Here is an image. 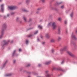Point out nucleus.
Segmentation results:
<instances>
[{
	"label": "nucleus",
	"instance_id": "obj_1",
	"mask_svg": "<svg viewBox=\"0 0 77 77\" xmlns=\"http://www.w3.org/2000/svg\"><path fill=\"white\" fill-rule=\"evenodd\" d=\"M6 27V24H4L3 26L2 30V35L0 36V39H1V38H2L3 37V35H4V29H5Z\"/></svg>",
	"mask_w": 77,
	"mask_h": 77
},
{
	"label": "nucleus",
	"instance_id": "obj_2",
	"mask_svg": "<svg viewBox=\"0 0 77 77\" xmlns=\"http://www.w3.org/2000/svg\"><path fill=\"white\" fill-rule=\"evenodd\" d=\"M52 27L53 30H55L57 27V25L55 22H54L52 23Z\"/></svg>",
	"mask_w": 77,
	"mask_h": 77
},
{
	"label": "nucleus",
	"instance_id": "obj_3",
	"mask_svg": "<svg viewBox=\"0 0 77 77\" xmlns=\"http://www.w3.org/2000/svg\"><path fill=\"white\" fill-rule=\"evenodd\" d=\"M8 8L11 10H13V9H15L17 8V7L15 6H9Z\"/></svg>",
	"mask_w": 77,
	"mask_h": 77
},
{
	"label": "nucleus",
	"instance_id": "obj_4",
	"mask_svg": "<svg viewBox=\"0 0 77 77\" xmlns=\"http://www.w3.org/2000/svg\"><path fill=\"white\" fill-rule=\"evenodd\" d=\"M67 53L69 54L70 56H72V57H74V54H72V53H71L70 51H67Z\"/></svg>",
	"mask_w": 77,
	"mask_h": 77
},
{
	"label": "nucleus",
	"instance_id": "obj_5",
	"mask_svg": "<svg viewBox=\"0 0 77 77\" xmlns=\"http://www.w3.org/2000/svg\"><path fill=\"white\" fill-rule=\"evenodd\" d=\"M67 49V47L66 46L63 49H61L60 50V51H65Z\"/></svg>",
	"mask_w": 77,
	"mask_h": 77
},
{
	"label": "nucleus",
	"instance_id": "obj_6",
	"mask_svg": "<svg viewBox=\"0 0 77 77\" xmlns=\"http://www.w3.org/2000/svg\"><path fill=\"white\" fill-rule=\"evenodd\" d=\"M3 6L4 5L2 4L1 5V11L3 12L4 11V9H3Z\"/></svg>",
	"mask_w": 77,
	"mask_h": 77
},
{
	"label": "nucleus",
	"instance_id": "obj_7",
	"mask_svg": "<svg viewBox=\"0 0 77 77\" xmlns=\"http://www.w3.org/2000/svg\"><path fill=\"white\" fill-rule=\"evenodd\" d=\"M71 38L72 39H77L75 36V35H74L73 34H72L71 35Z\"/></svg>",
	"mask_w": 77,
	"mask_h": 77
},
{
	"label": "nucleus",
	"instance_id": "obj_8",
	"mask_svg": "<svg viewBox=\"0 0 77 77\" xmlns=\"http://www.w3.org/2000/svg\"><path fill=\"white\" fill-rule=\"evenodd\" d=\"M46 38H49L50 37V35H49V34L48 33H47L45 35V36Z\"/></svg>",
	"mask_w": 77,
	"mask_h": 77
},
{
	"label": "nucleus",
	"instance_id": "obj_9",
	"mask_svg": "<svg viewBox=\"0 0 77 77\" xmlns=\"http://www.w3.org/2000/svg\"><path fill=\"white\" fill-rule=\"evenodd\" d=\"M23 19L25 21H27V18H26L25 16H23Z\"/></svg>",
	"mask_w": 77,
	"mask_h": 77
},
{
	"label": "nucleus",
	"instance_id": "obj_10",
	"mask_svg": "<svg viewBox=\"0 0 77 77\" xmlns=\"http://www.w3.org/2000/svg\"><path fill=\"white\" fill-rule=\"evenodd\" d=\"M3 42L5 43V45H6V44H7L8 43V42H9V40H8V42H6V41L4 40L3 41Z\"/></svg>",
	"mask_w": 77,
	"mask_h": 77
},
{
	"label": "nucleus",
	"instance_id": "obj_11",
	"mask_svg": "<svg viewBox=\"0 0 77 77\" xmlns=\"http://www.w3.org/2000/svg\"><path fill=\"white\" fill-rule=\"evenodd\" d=\"M30 2V0H27L26 1V3L27 5Z\"/></svg>",
	"mask_w": 77,
	"mask_h": 77
},
{
	"label": "nucleus",
	"instance_id": "obj_12",
	"mask_svg": "<svg viewBox=\"0 0 77 77\" xmlns=\"http://www.w3.org/2000/svg\"><path fill=\"white\" fill-rule=\"evenodd\" d=\"M51 63V62L50 61L46 62L45 63V65H48V64H50V63Z\"/></svg>",
	"mask_w": 77,
	"mask_h": 77
},
{
	"label": "nucleus",
	"instance_id": "obj_13",
	"mask_svg": "<svg viewBox=\"0 0 77 77\" xmlns=\"http://www.w3.org/2000/svg\"><path fill=\"white\" fill-rule=\"evenodd\" d=\"M38 28L40 29H42V27L41 26L39 25L38 26Z\"/></svg>",
	"mask_w": 77,
	"mask_h": 77
},
{
	"label": "nucleus",
	"instance_id": "obj_14",
	"mask_svg": "<svg viewBox=\"0 0 77 77\" xmlns=\"http://www.w3.org/2000/svg\"><path fill=\"white\" fill-rule=\"evenodd\" d=\"M74 14V13H73V12H72L70 14V17H71L72 18L73 17V14Z\"/></svg>",
	"mask_w": 77,
	"mask_h": 77
},
{
	"label": "nucleus",
	"instance_id": "obj_15",
	"mask_svg": "<svg viewBox=\"0 0 77 77\" xmlns=\"http://www.w3.org/2000/svg\"><path fill=\"white\" fill-rule=\"evenodd\" d=\"M54 69H55L56 70H60V69L54 67Z\"/></svg>",
	"mask_w": 77,
	"mask_h": 77
},
{
	"label": "nucleus",
	"instance_id": "obj_16",
	"mask_svg": "<svg viewBox=\"0 0 77 77\" xmlns=\"http://www.w3.org/2000/svg\"><path fill=\"white\" fill-rule=\"evenodd\" d=\"M55 41V40L54 39H51V42H54Z\"/></svg>",
	"mask_w": 77,
	"mask_h": 77
},
{
	"label": "nucleus",
	"instance_id": "obj_17",
	"mask_svg": "<svg viewBox=\"0 0 77 77\" xmlns=\"http://www.w3.org/2000/svg\"><path fill=\"white\" fill-rule=\"evenodd\" d=\"M23 11H24L25 12H28V11L25 9H23L22 10Z\"/></svg>",
	"mask_w": 77,
	"mask_h": 77
},
{
	"label": "nucleus",
	"instance_id": "obj_18",
	"mask_svg": "<svg viewBox=\"0 0 77 77\" xmlns=\"http://www.w3.org/2000/svg\"><path fill=\"white\" fill-rule=\"evenodd\" d=\"M58 21H61L62 20V18H59L58 19Z\"/></svg>",
	"mask_w": 77,
	"mask_h": 77
},
{
	"label": "nucleus",
	"instance_id": "obj_19",
	"mask_svg": "<svg viewBox=\"0 0 77 77\" xmlns=\"http://www.w3.org/2000/svg\"><path fill=\"white\" fill-rule=\"evenodd\" d=\"M10 75H11V74H8L7 75H5V76H10Z\"/></svg>",
	"mask_w": 77,
	"mask_h": 77
},
{
	"label": "nucleus",
	"instance_id": "obj_20",
	"mask_svg": "<svg viewBox=\"0 0 77 77\" xmlns=\"http://www.w3.org/2000/svg\"><path fill=\"white\" fill-rule=\"evenodd\" d=\"M38 33V31H37L35 32L34 33V34H35V35H36V34H37V33Z\"/></svg>",
	"mask_w": 77,
	"mask_h": 77
},
{
	"label": "nucleus",
	"instance_id": "obj_21",
	"mask_svg": "<svg viewBox=\"0 0 77 77\" xmlns=\"http://www.w3.org/2000/svg\"><path fill=\"white\" fill-rule=\"evenodd\" d=\"M15 52H16V50H14V51L13 53V55H12L13 56H14V54H15Z\"/></svg>",
	"mask_w": 77,
	"mask_h": 77
},
{
	"label": "nucleus",
	"instance_id": "obj_22",
	"mask_svg": "<svg viewBox=\"0 0 77 77\" xmlns=\"http://www.w3.org/2000/svg\"><path fill=\"white\" fill-rule=\"evenodd\" d=\"M61 39V38L60 37H59L58 38V41H60Z\"/></svg>",
	"mask_w": 77,
	"mask_h": 77
},
{
	"label": "nucleus",
	"instance_id": "obj_23",
	"mask_svg": "<svg viewBox=\"0 0 77 77\" xmlns=\"http://www.w3.org/2000/svg\"><path fill=\"white\" fill-rule=\"evenodd\" d=\"M58 32H60V27H59L58 28Z\"/></svg>",
	"mask_w": 77,
	"mask_h": 77
},
{
	"label": "nucleus",
	"instance_id": "obj_24",
	"mask_svg": "<svg viewBox=\"0 0 77 77\" xmlns=\"http://www.w3.org/2000/svg\"><path fill=\"white\" fill-rule=\"evenodd\" d=\"M46 77H50V74H47V75L46 76Z\"/></svg>",
	"mask_w": 77,
	"mask_h": 77
},
{
	"label": "nucleus",
	"instance_id": "obj_25",
	"mask_svg": "<svg viewBox=\"0 0 77 77\" xmlns=\"http://www.w3.org/2000/svg\"><path fill=\"white\" fill-rule=\"evenodd\" d=\"M28 42H29V41L28 40H26V44H28Z\"/></svg>",
	"mask_w": 77,
	"mask_h": 77
},
{
	"label": "nucleus",
	"instance_id": "obj_26",
	"mask_svg": "<svg viewBox=\"0 0 77 77\" xmlns=\"http://www.w3.org/2000/svg\"><path fill=\"white\" fill-rule=\"evenodd\" d=\"M61 9H63V8H64V6L63 5L61 6Z\"/></svg>",
	"mask_w": 77,
	"mask_h": 77
},
{
	"label": "nucleus",
	"instance_id": "obj_27",
	"mask_svg": "<svg viewBox=\"0 0 77 77\" xmlns=\"http://www.w3.org/2000/svg\"><path fill=\"white\" fill-rule=\"evenodd\" d=\"M51 23H49L48 24V26H51Z\"/></svg>",
	"mask_w": 77,
	"mask_h": 77
},
{
	"label": "nucleus",
	"instance_id": "obj_28",
	"mask_svg": "<svg viewBox=\"0 0 77 77\" xmlns=\"http://www.w3.org/2000/svg\"><path fill=\"white\" fill-rule=\"evenodd\" d=\"M43 2V3H44L45 2V0H40Z\"/></svg>",
	"mask_w": 77,
	"mask_h": 77
},
{
	"label": "nucleus",
	"instance_id": "obj_29",
	"mask_svg": "<svg viewBox=\"0 0 77 77\" xmlns=\"http://www.w3.org/2000/svg\"><path fill=\"white\" fill-rule=\"evenodd\" d=\"M62 3H63V2H60L58 4L59 5V4H62Z\"/></svg>",
	"mask_w": 77,
	"mask_h": 77
},
{
	"label": "nucleus",
	"instance_id": "obj_30",
	"mask_svg": "<svg viewBox=\"0 0 77 77\" xmlns=\"http://www.w3.org/2000/svg\"><path fill=\"white\" fill-rule=\"evenodd\" d=\"M32 20V19H30L29 20V22H30V21H31Z\"/></svg>",
	"mask_w": 77,
	"mask_h": 77
},
{
	"label": "nucleus",
	"instance_id": "obj_31",
	"mask_svg": "<svg viewBox=\"0 0 77 77\" xmlns=\"http://www.w3.org/2000/svg\"><path fill=\"white\" fill-rule=\"evenodd\" d=\"M32 36V35H28V37H31V36Z\"/></svg>",
	"mask_w": 77,
	"mask_h": 77
},
{
	"label": "nucleus",
	"instance_id": "obj_32",
	"mask_svg": "<svg viewBox=\"0 0 77 77\" xmlns=\"http://www.w3.org/2000/svg\"><path fill=\"white\" fill-rule=\"evenodd\" d=\"M30 66V64H28L27 66Z\"/></svg>",
	"mask_w": 77,
	"mask_h": 77
},
{
	"label": "nucleus",
	"instance_id": "obj_33",
	"mask_svg": "<svg viewBox=\"0 0 77 77\" xmlns=\"http://www.w3.org/2000/svg\"><path fill=\"white\" fill-rule=\"evenodd\" d=\"M19 51H21V49H19Z\"/></svg>",
	"mask_w": 77,
	"mask_h": 77
},
{
	"label": "nucleus",
	"instance_id": "obj_34",
	"mask_svg": "<svg viewBox=\"0 0 77 77\" xmlns=\"http://www.w3.org/2000/svg\"><path fill=\"white\" fill-rule=\"evenodd\" d=\"M16 62V60H14V63H15Z\"/></svg>",
	"mask_w": 77,
	"mask_h": 77
},
{
	"label": "nucleus",
	"instance_id": "obj_35",
	"mask_svg": "<svg viewBox=\"0 0 77 77\" xmlns=\"http://www.w3.org/2000/svg\"><path fill=\"white\" fill-rule=\"evenodd\" d=\"M51 51L52 53H53V52L54 51V50L53 49H52L51 50Z\"/></svg>",
	"mask_w": 77,
	"mask_h": 77
},
{
	"label": "nucleus",
	"instance_id": "obj_36",
	"mask_svg": "<svg viewBox=\"0 0 77 77\" xmlns=\"http://www.w3.org/2000/svg\"><path fill=\"white\" fill-rule=\"evenodd\" d=\"M49 72L48 71H46V73H48Z\"/></svg>",
	"mask_w": 77,
	"mask_h": 77
},
{
	"label": "nucleus",
	"instance_id": "obj_37",
	"mask_svg": "<svg viewBox=\"0 0 77 77\" xmlns=\"http://www.w3.org/2000/svg\"><path fill=\"white\" fill-rule=\"evenodd\" d=\"M37 10H38V11H39V10H41V8H38L37 9Z\"/></svg>",
	"mask_w": 77,
	"mask_h": 77
},
{
	"label": "nucleus",
	"instance_id": "obj_38",
	"mask_svg": "<svg viewBox=\"0 0 77 77\" xmlns=\"http://www.w3.org/2000/svg\"><path fill=\"white\" fill-rule=\"evenodd\" d=\"M14 13H11V15H14Z\"/></svg>",
	"mask_w": 77,
	"mask_h": 77
},
{
	"label": "nucleus",
	"instance_id": "obj_39",
	"mask_svg": "<svg viewBox=\"0 0 77 77\" xmlns=\"http://www.w3.org/2000/svg\"><path fill=\"white\" fill-rule=\"evenodd\" d=\"M65 23L66 24V21H65Z\"/></svg>",
	"mask_w": 77,
	"mask_h": 77
},
{
	"label": "nucleus",
	"instance_id": "obj_40",
	"mask_svg": "<svg viewBox=\"0 0 77 77\" xmlns=\"http://www.w3.org/2000/svg\"><path fill=\"white\" fill-rule=\"evenodd\" d=\"M7 62H8L7 61H6L4 65H5L6 64V63H7Z\"/></svg>",
	"mask_w": 77,
	"mask_h": 77
},
{
	"label": "nucleus",
	"instance_id": "obj_41",
	"mask_svg": "<svg viewBox=\"0 0 77 77\" xmlns=\"http://www.w3.org/2000/svg\"><path fill=\"white\" fill-rule=\"evenodd\" d=\"M19 20V18L17 17V20Z\"/></svg>",
	"mask_w": 77,
	"mask_h": 77
},
{
	"label": "nucleus",
	"instance_id": "obj_42",
	"mask_svg": "<svg viewBox=\"0 0 77 77\" xmlns=\"http://www.w3.org/2000/svg\"><path fill=\"white\" fill-rule=\"evenodd\" d=\"M41 38H43V36H41Z\"/></svg>",
	"mask_w": 77,
	"mask_h": 77
},
{
	"label": "nucleus",
	"instance_id": "obj_43",
	"mask_svg": "<svg viewBox=\"0 0 77 77\" xmlns=\"http://www.w3.org/2000/svg\"><path fill=\"white\" fill-rule=\"evenodd\" d=\"M38 13H39V12L38 11L36 12V14H38Z\"/></svg>",
	"mask_w": 77,
	"mask_h": 77
},
{
	"label": "nucleus",
	"instance_id": "obj_44",
	"mask_svg": "<svg viewBox=\"0 0 77 77\" xmlns=\"http://www.w3.org/2000/svg\"><path fill=\"white\" fill-rule=\"evenodd\" d=\"M9 14H8L7 15V16H8V17H9Z\"/></svg>",
	"mask_w": 77,
	"mask_h": 77
},
{
	"label": "nucleus",
	"instance_id": "obj_45",
	"mask_svg": "<svg viewBox=\"0 0 77 77\" xmlns=\"http://www.w3.org/2000/svg\"><path fill=\"white\" fill-rule=\"evenodd\" d=\"M45 43V42H43L42 43V44H44Z\"/></svg>",
	"mask_w": 77,
	"mask_h": 77
},
{
	"label": "nucleus",
	"instance_id": "obj_46",
	"mask_svg": "<svg viewBox=\"0 0 77 77\" xmlns=\"http://www.w3.org/2000/svg\"><path fill=\"white\" fill-rule=\"evenodd\" d=\"M2 0H0V2H2Z\"/></svg>",
	"mask_w": 77,
	"mask_h": 77
},
{
	"label": "nucleus",
	"instance_id": "obj_47",
	"mask_svg": "<svg viewBox=\"0 0 77 77\" xmlns=\"http://www.w3.org/2000/svg\"><path fill=\"white\" fill-rule=\"evenodd\" d=\"M38 41H39V38H38Z\"/></svg>",
	"mask_w": 77,
	"mask_h": 77
},
{
	"label": "nucleus",
	"instance_id": "obj_48",
	"mask_svg": "<svg viewBox=\"0 0 77 77\" xmlns=\"http://www.w3.org/2000/svg\"><path fill=\"white\" fill-rule=\"evenodd\" d=\"M4 18H6V16H4Z\"/></svg>",
	"mask_w": 77,
	"mask_h": 77
},
{
	"label": "nucleus",
	"instance_id": "obj_49",
	"mask_svg": "<svg viewBox=\"0 0 77 77\" xmlns=\"http://www.w3.org/2000/svg\"><path fill=\"white\" fill-rule=\"evenodd\" d=\"M76 33H77V29L76 30Z\"/></svg>",
	"mask_w": 77,
	"mask_h": 77
},
{
	"label": "nucleus",
	"instance_id": "obj_50",
	"mask_svg": "<svg viewBox=\"0 0 77 77\" xmlns=\"http://www.w3.org/2000/svg\"><path fill=\"white\" fill-rule=\"evenodd\" d=\"M38 66H41V64H39V65H38Z\"/></svg>",
	"mask_w": 77,
	"mask_h": 77
},
{
	"label": "nucleus",
	"instance_id": "obj_51",
	"mask_svg": "<svg viewBox=\"0 0 77 77\" xmlns=\"http://www.w3.org/2000/svg\"><path fill=\"white\" fill-rule=\"evenodd\" d=\"M13 42V41H11V42L12 43V42Z\"/></svg>",
	"mask_w": 77,
	"mask_h": 77
},
{
	"label": "nucleus",
	"instance_id": "obj_52",
	"mask_svg": "<svg viewBox=\"0 0 77 77\" xmlns=\"http://www.w3.org/2000/svg\"><path fill=\"white\" fill-rule=\"evenodd\" d=\"M62 63V64L63 63V62H62V63Z\"/></svg>",
	"mask_w": 77,
	"mask_h": 77
}]
</instances>
